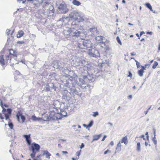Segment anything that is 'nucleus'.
I'll return each instance as SVG.
<instances>
[{
	"label": "nucleus",
	"mask_w": 160,
	"mask_h": 160,
	"mask_svg": "<svg viewBox=\"0 0 160 160\" xmlns=\"http://www.w3.org/2000/svg\"><path fill=\"white\" fill-rule=\"evenodd\" d=\"M78 47L82 52H85L87 51L88 54L96 57V55L91 52L92 48V43L90 40L82 39L78 42Z\"/></svg>",
	"instance_id": "nucleus-1"
},
{
	"label": "nucleus",
	"mask_w": 160,
	"mask_h": 160,
	"mask_svg": "<svg viewBox=\"0 0 160 160\" xmlns=\"http://www.w3.org/2000/svg\"><path fill=\"white\" fill-rule=\"evenodd\" d=\"M1 106L2 108V114L4 115L5 120L8 121V125L10 128L12 129L13 127V125L12 122L11 120L10 119L12 111V109L10 108H8L7 109L4 108L2 102H1Z\"/></svg>",
	"instance_id": "nucleus-2"
},
{
	"label": "nucleus",
	"mask_w": 160,
	"mask_h": 160,
	"mask_svg": "<svg viewBox=\"0 0 160 160\" xmlns=\"http://www.w3.org/2000/svg\"><path fill=\"white\" fill-rule=\"evenodd\" d=\"M29 149L32 151V153L30 154V156L32 158L35 157L37 152H39L40 151V146L34 142L32 143Z\"/></svg>",
	"instance_id": "nucleus-3"
},
{
	"label": "nucleus",
	"mask_w": 160,
	"mask_h": 160,
	"mask_svg": "<svg viewBox=\"0 0 160 160\" xmlns=\"http://www.w3.org/2000/svg\"><path fill=\"white\" fill-rule=\"evenodd\" d=\"M68 31L69 35L72 37H79L81 34V32L74 28H70Z\"/></svg>",
	"instance_id": "nucleus-4"
},
{
	"label": "nucleus",
	"mask_w": 160,
	"mask_h": 160,
	"mask_svg": "<svg viewBox=\"0 0 160 160\" xmlns=\"http://www.w3.org/2000/svg\"><path fill=\"white\" fill-rule=\"evenodd\" d=\"M51 117L54 119H60L63 117L67 115V113L64 111L61 112L60 113H54L52 115L51 114Z\"/></svg>",
	"instance_id": "nucleus-5"
},
{
	"label": "nucleus",
	"mask_w": 160,
	"mask_h": 160,
	"mask_svg": "<svg viewBox=\"0 0 160 160\" xmlns=\"http://www.w3.org/2000/svg\"><path fill=\"white\" fill-rule=\"evenodd\" d=\"M9 55H7L5 57V59L7 61H8V60H10V63L11 65H13L14 63H12L11 62V56H13L17 57V53L15 52V51L13 50L12 49H10L9 50Z\"/></svg>",
	"instance_id": "nucleus-6"
},
{
	"label": "nucleus",
	"mask_w": 160,
	"mask_h": 160,
	"mask_svg": "<svg viewBox=\"0 0 160 160\" xmlns=\"http://www.w3.org/2000/svg\"><path fill=\"white\" fill-rule=\"evenodd\" d=\"M16 117L18 121L22 123H23L26 119L25 116L23 115L21 111H19L17 112Z\"/></svg>",
	"instance_id": "nucleus-7"
},
{
	"label": "nucleus",
	"mask_w": 160,
	"mask_h": 160,
	"mask_svg": "<svg viewBox=\"0 0 160 160\" xmlns=\"http://www.w3.org/2000/svg\"><path fill=\"white\" fill-rule=\"evenodd\" d=\"M73 19L75 21H77L78 22H82L84 21V19L80 14L78 13H76L73 16Z\"/></svg>",
	"instance_id": "nucleus-8"
},
{
	"label": "nucleus",
	"mask_w": 160,
	"mask_h": 160,
	"mask_svg": "<svg viewBox=\"0 0 160 160\" xmlns=\"http://www.w3.org/2000/svg\"><path fill=\"white\" fill-rule=\"evenodd\" d=\"M23 136L24 138H25L26 140L27 143L28 145V146L30 145L31 144V143L32 141L31 139V135H24Z\"/></svg>",
	"instance_id": "nucleus-9"
},
{
	"label": "nucleus",
	"mask_w": 160,
	"mask_h": 160,
	"mask_svg": "<svg viewBox=\"0 0 160 160\" xmlns=\"http://www.w3.org/2000/svg\"><path fill=\"white\" fill-rule=\"evenodd\" d=\"M147 65H145V66H141V69L139 70L138 71V73L139 76L142 77L143 75V73L144 72V71L146 70V68Z\"/></svg>",
	"instance_id": "nucleus-10"
},
{
	"label": "nucleus",
	"mask_w": 160,
	"mask_h": 160,
	"mask_svg": "<svg viewBox=\"0 0 160 160\" xmlns=\"http://www.w3.org/2000/svg\"><path fill=\"white\" fill-rule=\"evenodd\" d=\"M45 0H34L35 6L36 7L39 6Z\"/></svg>",
	"instance_id": "nucleus-11"
},
{
	"label": "nucleus",
	"mask_w": 160,
	"mask_h": 160,
	"mask_svg": "<svg viewBox=\"0 0 160 160\" xmlns=\"http://www.w3.org/2000/svg\"><path fill=\"white\" fill-rule=\"evenodd\" d=\"M121 142L122 143H124L126 145L128 143V141L127 136L124 137L122 138L121 140Z\"/></svg>",
	"instance_id": "nucleus-12"
},
{
	"label": "nucleus",
	"mask_w": 160,
	"mask_h": 160,
	"mask_svg": "<svg viewBox=\"0 0 160 160\" xmlns=\"http://www.w3.org/2000/svg\"><path fill=\"white\" fill-rule=\"evenodd\" d=\"M43 155H46V158L49 159L50 158V156L51 155V154L48 151H43Z\"/></svg>",
	"instance_id": "nucleus-13"
},
{
	"label": "nucleus",
	"mask_w": 160,
	"mask_h": 160,
	"mask_svg": "<svg viewBox=\"0 0 160 160\" xmlns=\"http://www.w3.org/2000/svg\"><path fill=\"white\" fill-rule=\"evenodd\" d=\"M89 31L92 33H93L95 32H96V33L98 32L97 28L95 27L90 28L89 29Z\"/></svg>",
	"instance_id": "nucleus-14"
},
{
	"label": "nucleus",
	"mask_w": 160,
	"mask_h": 160,
	"mask_svg": "<svg viewBox=\"0 0 160 160\" xmlns=\"http://www.w3.org/2000/svg\"><path fill=\"white\" fill-rule=\"evenodd\" d=\"M102 136V134H100L99 135H94L93 137V141L98 140Z\"/></svg>",
	"instance_id": "nucleus-15"
},
{
	"label": "nucleus",
	"mask_w": 160,
	"mask_h": 160,
	"mask_svg": "<svg viewBox=\"0 0 160 160\" xmlns=\"http://www.w3.org/2000/svg\"><path fill=\"white\" fill-rule=\"evenodd\" d=\"M122 145L120 142H119L116 148V151L117 152H119L121 150Z\"/></svg>",
	"instance_id": "nucleus-16"
},
{
	"label": "nucleus",
	"mask_w": 160,
	"mask_h": 160,
	"mask_svg": "<svg viewBox=\"0 0 160 160\" xmlns=\"http://www.w3.org/2000/svg\"><path fill=\"white\" fill-rule=\"evenodd\" d=\"M24 34V33L22 30L19 31L18 32V33L17 35V37L18 38H20L23 36Z\"/></svg>",
	"instance_id": "nucleus-17"
},
{
	"label": "nucleus",
	"mask_w": 160,
	"mask_h": 160,
	"mask_svg": "<svg viewBox=\"0 0 160 160\" xmlns=\"http://www.w3.org/2000/svg\"><path fill=\"white\" fill-rule=\"evenodd\" d=\"M42 118L44 121H48L49 119V117L48 114H44L42 115Z\"/></svg>",
	"instance_id": "nucleus-18"
},
{
	"label": "nucleus",
	"mask_w": 160,
	"mask_h": 160,
	"mask_svg": "<svg viewBox=\"0 0 160 160\" xmlns=\"http://www.w3.org/2000/svg\"><path fill=\"white\" fill-rule=\"evenodd\" d=\"M0 62L2 65H5L4 60L3 58V56L2 55L0 57Z\"/></svg>",
	"instance_id": "nucleus-19"
},
{
	"label": "nucleus",
	"mask_w": 160,
	"mask_h": 160,
	"mask_svg": "<svg viewBox=\"0 0 160 160\" xmlns=\"http://www.w3.org/2000/svg\"><path fill=\"white\" fill-rule=\"evenodd\" d=\"M72 3L74 5L76 6H79L81 4V3L76 0H73L72 1Z\"/></svg>",
	"instance_id": "nucleus-20"
},
{
	"label": "nucleus",
	"mask_w": 160,
	"mask_h": 160,
	"mask_svg": "<svg viewBox=\"0 0 160 160\" xmlns=\"http://www.w3.org/2000/svg\"><path fill=\"white\" fill-rule=\"evenodd\" d=\"M145 5L147 8H148L151 11H152V6L150 4L148 3H146L145 4Z\"/></svg>",
	"instance_id": "nucleus-21"
},
{
	"label": "nucleus",
	"mask_w": 160,
	"mask_h": 160,
	"mask_svg": "<svg viewBox=\"0 0 160 160\" xmlns=\"http://www.w3.org/2000/svg\"><path fill=\"white\" fill-rule=\"evenodd\" d=\"M131 59H133L136 62V65H137V68H139L140 66V63L138 62L137 60H136L135 58H131Z\"/></svg>",
	"instance_id": "nucleus-22"
},
{
	"label": "nucleus",
	"mask_w": 160,
	"mask_h": 160,
	"mask_svg": "<svg viewBox=\"0 0 160 160\" xmlns=\"http://www.w3.org/2000/svg\"><path fill=\"white\" fill-rule=\"evenodd\" d=\"M137 150L138 152H139L141 150L140 144L139 142H138L137 144Z\"/></svg>",
	"instance_id": "nucleus-23"
},
{
	"label": "nucleus",
	"mask_w": 160,
	"mask_h": 160,
	"mask_svg": "<svg viewBox=\"0 0 160 160\" xmlns=\"http://www.w3.org/2000/svg\"><path fill=\"white\" fill-rule=\"evenodd\" d=\"M93 124V121H91L89 122V124L88 125H84V126L86 127L87 128H89L91 127Z\"/></svg>",
	"instance_id": "nucleus-24"
},
{
	"label": "nucleus",
	"mask_w": 160,
	"mask_h": 160,
	"mask_svg": "<svg viewBox=\"0 0 160 160\" xmlns=\"http://www.w3.org/2000/svg\"><path fill=\"white\" fill-rule=\"evenodd\" d=\"M158 63L157 62L155 61L154 62L153 64V66H152V68L153 69H155V68H156V67L158 66Z\"/></svg>",
	"instance_id": "nucleus-25"
},
{
	"label": "nucleus",
	"mask_w": 160,
	"mask_h": 160,
	"mask_svg": "<svg viewBox=\"0 0 160 160\" xmlns=\"http://www.w3.org/2000/svg\"><path fill=\"white\" fill-rule=\"evenodd\" d=\"M81 152V150H80L79 151L77 152H76V155L77 156H78V157L77 158H79V156L80 155Z\"/></svg>",
	"instance_id": "nucleus-26"
},
{
	"label": "nucleus",
	"mask_w": 160,
	"mask_h": 160,
	"mask_svg": "<svg viewBox=\"0 0 160 160\" xmlns=\"http://www.w3.org/2000/svg\"><path fill=\"white\" fill-rule=\"evenodd\" d=\"M116 39H117V42H118V43L120 44V45H121L122 43V42L120 40V39L119 37L118 36H117V38H116Z\"/></svg>",
	"instance_id": "nucleus-27"
},
{
	"label": "nucleus",
	"mask_w": 160,
	"mask_h": 160,
	"mask_svg": "<svg viewBox=\"0 0 160 160\" xmlns=\"http://www.w3.org/2000/svg\"><path fill=\"white\" fill-rule=\"evenodd\" d=\"M40 155H38L36 158L34 159L33 160H41L40 158Z\"/></svg>",
	"instance_id": "nucleus-28"
},
{
	"label": "nucleus",
	"mask_w": 160,
	"mask_h": 160,
	"mask_svg": "<svg viewBox=\"0 0 160 160\" xmlns=\"http://www.w3.org/2000/svg\"><path fill=\"white\" fill-rule=\"evenodd\" d=\"M98 115V112H93L92 116L94 117H95Z\"/></svg>",
	"instance_id": "nucleus-29"
},
{
	"label": "nucleus",
	"mask_w": 160,
	"mask_h": 160,
	"mask_svg": "<svg viewBox=\"0 0 160 160\" xmlns=\"http://www.w3.org/2000/svg\"><path fill=\"white\" fill-rule=\"evenodd\" d=\"M2 114L0 113V119L2 120V121L3 122H4V121L3 120V119L4 118V117H3V116L2 115Z\"/></svg>",
	"instance_id": "nucleus-30"
},
{
	"label": "nucleus",
	"mask_w": 160,
	"mask_h": 160,
	"mask_svg": "<svg viewBox=\"0 0 160 160\" xmlns=\"http://www.w3.org/2000/svg\"><path fill=\"white\" fill-rule=\"evenodd\" d=\"M32 118L33 120H36L37 119V118L34 115L32 116Z\"/></svg>",
	"instance_id": "nucleus-31"
},
{
	"label": "nucleus",
	"mask_w": 160,
	"mask_h": 160,
	"mask_svg": "<svg viewBox=\"0 0 160 160\" xmlns=\"http://www.w3.org/2000/svg\"><path fill=\"white\" fill-rule=\"evenodd\" d=\"M10 31L11 30H10L8 29L6 30V34L8 35H9Z\"/></svg>",
	"instance_id": "nucleus-32"
},
{
	"label": "nucleus",
	"mask_w": 160,
	"mask_h": 160,
	"mask_svg": "<svg viewBox=\"0 0 160 160\" xmlns=\"http://www.w3.org/2000/svg\"><path fill=\"white\" fill-rule=\"evenodd\" d=\"M1 102H2V101L1 100V102H0V103H1ZM2 104L3 105V107L4 108H4V106L6 107V108H8V106L7 105V104H3V102H2Z\"/></svg>",
	"instance_id": "nucleus-33"
},
{
	"label": "nucleus",
	"mask_w": 160,
	"mask_h": 160,
	"mask_svg": "<svg viewBox=\"0 0 160 160\" xmlns=\"http://www.w3.org/2000/svg\"><path fill=\"white\" fill-rule=\"evenodd\" d=\"M128 73H129V74L128 76V77H129L130 78H132V73L130 71L128 72Z\"/></svg>",
	"instance_id": "nucleus-34"
},
{
	"label": "nucleus",
	"mask_w": 160,
	"mask_h": 160,
	"mask_svg": "<svg viewBox=\"0 0 160 160\" xmlns=\"http://www.w3.org/2000/svg\"><path fill=\"white\" fill-rule=\"evenodd\" d=\"M111 152V151L110 150L108 149L107 150H106V151L104 152V154H106L108 152Z\"/></svg>",
	"instance_id": "nucleus-35"
},
{
	"label": "nucleus",
	"mask_w": 160,
	"mask_h": 160,
	"mask_svg": "<svg viewBox=\"0 0 160 160\" xmlns=\"http://www.w3.org/2000/svg\"><path fill=\"white\" fill-rule=\"evenodd\" d=\"M151 106H150V107L148 109V110H147V111H145L144 112V113L145 114H146L148 112L149 110L150 109V108H151Z\"/></svg>",
	"instance_id": "nucleus-36"
},
{
	"label": "nucleus",
	"mask_w": 160,
	"mask_h": 160,
	"mask_svg": "<svg viewBox=\"0 0 160 160\" xmlns=\"http://www.w3.org/2000/svg\"><path fill=\"white\" fill-rule=\"evenodd\" d=\"M84 144L83 143H82L81 144V145L80 146V148L82 149V148H83L84 147Z\"/></svg>",
	"instance_id": "nucleus-37"
},
{
	"label": "nucleus",
	"mask_w": 160,
	"mask_h": 160,
	"mask_svg": "<svg viewBox=\"0 0 160 160\" xmlns=\"http://www.w3.org/2000/svg\"><path fill=\"white\" fill-rule=\"evenodd\" d=\"M17 43L19 44H22L24 43V42L23 41H18L17 42Z\"/></svg>",
	"instance_id": "nucleus-38"
},
{
	"label": "nucleus",
	"mask_w": 160,
	"mask_h": 160,
	"mask_svg": "<svg viewBox=\"0 0 160 160\" xmlns=\"http://www.w3.org/2000/svg\"><path fill=\"white\" fill-rule=\"evenodd\" d=\"M145 33L143 31L141 32L140 33V36H141L142 34H144Z\"/></svg>",
	"instance_id": "nucleus-39"
},
{
	"label": "nucleus",
	"mask_w": 160,
	"mask_h": 160,
	"mask_svg": "<svg viewBox=\"0 0 160 160\" xmlns=\"http://www.w3.org/2000/svg\"><path fill=\"white\" fill-rule=\"evenodd\" d=\"M128 99H131L132 98V96L131 95H129L128 96Z\"/></svg>",
	"instance_id": "nucleus-40"
},
{
	"label": "nucleus",
	"mask_w": 160,
	"mask_h": 160,
	"mask_svg": "<svg viewBox=\"0 0 160 160\" xmlns=\"http://www.w3.org/2000/svg\"><path fill=\"white\" fill-rule=\"evenodd\" d=\"M106 136H104L103 138H102V141H104V140L105 139V138H106Z\"/></svg>",
	"instance_id": "nucleus-41"
},
{
	"label": "nucleus",
	"mask_w": 160,
	"mask_h": 160,
	"mask_svg": "<svg viewBox=\"0 0 160 160\" xmlns=\"http://www.w3.org/2000/svg\"><path fill=\"white\" fill-rule=\"evenodd\" d=\"M78 159V158L76 157L75 158H72V160H76L77 159Z\"/></svg>",
	"instance_id": "nucleus-42"
},
{
	"label": "nucleus",
	"mask_w": 160,
	"mask_h": 160,
	"mask_svg": "<svg viewBox=\"0 0 160 160\" xmlns=\"http://www.w3.org/2000/svg\"><path fill=\"white\" fill-rule=\"evenodd\" d=\"M145 146H147L148 145V143L146 142H145ZM149 146H150V144H149Z\"/></svg>",
	"instance_id": "nucleus-43"
},
{
	"label": "nucleus",
	"mask_w": 160,
	"mask_h": 160,
	"mask_svg": "<svg viewBox=\"0 0 160 160\" xmlns=\"http://www.w3.org/2000/svg\"><path fill=\"white\" fill-rule=\"evenodd\" d=\"M141 137L142 138H143V140H145V138H144V135H142L141 136Z\"/></svg>",
	"instance_id": "nucleus-44"
},
{
	"label": "nucleus",
	"mask_w": 160,
	"mask_h": 160,
	"mask_svg": "<svg viewBox=\"0 0 160 160\" xmlns=\"http://www.w3.org/2000/svg\"><path fill=\"white\" fill-rule=\"evenodd\" d=\"M110 144L111 145L113 146L114 144V143H113V142L111 141L110 143Z\"/></svg>",
	"instance_id": "nucleus-45"
},
{
	"label": "nucleus",
	"mask_w": 160,
	"mask_h": 160,
	"mask_svg": "<svg viewBox=\"0 0 160 160\" xmlns=\"http://www.w3.org/2000/svg\"><path fill=\"white\" fill-rule=\"evenodd\" d=\"M136 35L138 38L140 39L139 37H140V36H139V35L138 34V33H136Z\"/></svg>",
	"instance_id": "nucleus-46"
},
{
	"label": "nucleus",
	"mask_w": 160,
	"mask_h": 160,
	"mask_svg": "<svg viewBox=\"0 0 160 160\" xmlns=\"http://www.w3.org/2000/svg\"><path fill=\"white\" fill-rule=\"evenodd\" d=\"M62 153L64 154H67L68 152L67 151H62Z\"/></svg>",
	"instance_id": "nucleus-47"
},
{
	"label": "nucleus",
	"mask_w": 160,
	"mask_h": 160,
	"mask_svg": "<svg viewBox=\"0 0 160 160\" xmlns=\"http://www.w3.org/2000/svg\"><path fill=\"white\" fill-rule=\"evenodd\" d=\"M131 55L132 56H134V55H135V54L134 53V52H132V53H131Z\"/></svg>",
	"instance_id": "nucleus-48"
},
{
	"label": "nucleus",
	"mask_w": 160,
	"mask_h": 160,
	"mask_svg": "<svg viewBox=\"0 0 160 160\" xmlns=\"http://www.w3.org/2000/svg\"><path fill=\"white\" fill-rule=\"evenodd\" d=\"M43 2H44V3H45L46 4L48 5L49 4L48 2H44V1Z\"/></svg>",
	"instance_id": "nucleus-49"
},
{
	"label": "nucleus",
	"mask_w": 160,
	"mask_h": 160,
	"mask_svg": "<svg viewBox=\"0 0 160 160\" xmlns=\"http://www.w3.org/2000/svg\"><path fill=\"white\" fill-rule=\"evenodd\" d=\"M117 31H116L115 32H114V34L115 35H116L117 34Z\"/></svg>",
	"instance_id": "nucleus-50"
},
{
	"label": "nucleus",
	"mask_w": 160,
	"mask_h": 160,
	"mask_svg": "<svg viewBox=\"0 0 160 160\" xmlns=\"http://www.w3.org/2000/svg\"><path fill=\"white\" fill-rule=\"evenodd\" d=\"M154 142L155 144H157V141L156 140L154 141Z\"/></svg>",
	"instance_id": "nucleus-51"
},
{
	"label": "nucleus",
	"mask_w": 160,
	"mask_h": 160,
	"mask_svg": "<svg viewBox=\"0 0 160 160\" xmlns=\"http://www.w3.org/2000/svg\"><path fill=\"white\" fill-rule=\"evenodd\" d=\"M128 24L130 25H133L131 23H128Z\"/></svg>",
	"instance_id": "nucleus-52"
},
{
	"label": "nucleus",
	"mask_w": 160,
	"mask_h": 160,
	"mask_svg": "<svg viewBox=\"0 0 160 160\" xmlns=\"http://www.w3.org/2000/svg\"><path fill=\"white\" fill-rule=\"evenodd\" d=\"M20 62H22V63H24L25 61H23L22 60H21V61Z\"/></svg>",
	"instance_id": "nucleus-53"
},
{
	"label": "nucleus",
	"mask_w": 160,
	"mask_h": 160,
	"mask_svg": "<svg viewBox=\"0 0 160 160\" xmlns=\"http://www.w3.org/2000/svg\"><path fill=\"white\" fill-rule=\"evenodd\" d=\"M125 0H122V2L123 3H125Z\"/></svg>",
	"instance_id": "nucleus-54"
},
{
	"label": "nucleus",
	"mask_w": 160,
	"mask_h": 160,
	"mask_svg": "<svg viewBox=\"0 0 160 160\" xmlns=\"http://www.w3.org/2000/svg\"><path fill=\"white\" fill-rule=\"evenodd\" d=\"M34 0H27V1L28 2H32Z\"/></svg>",
	"instance_id": "nucleus-55"
},
{
	"label": "nucleus",
	"mask_w": 160,
	"mask_h": 160,
	"mask_svg": "<svg viewBox=\"0 0 160 160\" xmlns=\"http://www.w3.org/2000/svg\"><path fill=\"white\" fill-rule=\"evenodd\" d=\"M133 37V35H130V37Z\"/></svg>",
	"instance_id": "nucleus-56"
},
{
	"label": "nucleus",
	"mask_w": 160,
	"mask_h": 160,
	"mask_svg": "<svg viewBox=\"0 0 160 160\" xmlns=\"http://www.w3.org/2000/svg\"><path fill=\"white\" fill-rule=\"evenodd\" d=\"M116 7H117V9H118V4H117V5H116Z\"/></svg>",
	"instance_id": "nucleus-57"
},
{
	"label": "nucleus",
	"mask_w": 160,
	"mask_h": 160,
	"mask_svg": "<svg viewBox=\"0 0 160 160\" xmlns=\"http://www.w3.org/2000/svg\"><path fill=\"white\" fill-rule=\"evenodd\" d=\"M56 155L58 156H59V154L58 153H57L56 154Z\"/></svg>",
	"instance_id": "nucleus-58"
},
{
	"label": "nucleus",
	"mask_w": 160,
	"mask_h": 160,
	"mask_svg": "<svg viewBox=\"0 0 160 160\" xmlns=\"http://www.w3.org/2000/svg\"><path fill=\"white\" fill-rule=\"evenodd\" d=\"M120 108V107H119L118 108V109L119 110Z\"/></svg>",
	"instance_id": "nucleus-59"
},
{
	"label": "nucleus",
	"mask_w": 160,
	"mask_h": 160,
	"mask_svg": "<svg viewBox=\"0 0 160 160\" xmlns=\"http://www.w3.org/2000/svg\"><path fill=\"white\" fill-rule=\"evenodd\" d=\"M144 40V38H142V39H141V41H142Z\"/></svg>",
	"instance_id": "nucleus-60"
},
{
	"label": "nucleus",
	"mask_w": 160,
	"mask_h": 160,
	"mask_svg": "<svg viewBox=\"0 0 160 160\" xmlns=\"http://www.w3.org/2000/svg\"><path fill=\"white\" fill-rule=\"evenodd\" d=\"M135 88H136V87H135V86H133V88H134V89Z\"/></svg>",
	"instance_id": "nucleus-61"
},
{
	"label": "nucleus",
	"mask_w": 160,
	"mask_h": 160,
	"mask_svg": "<svg viewBox=\"0 0 160 160\" xmlns=\"http://www.w3.org/2000/svg\"><path fill=\"white\" fill-rule=\"evenodd\" d=\"M147 33H149V34H150V33H152V32H148Z\"/></svg>",
	"instance_id": "nucleus-62"
},
{
	"label": "nucleus",
	"mask_w": 160,
	"mask_h": 160,
	"mask_svg": "<svg viewBox=\"0 0 160 160\" xmlns=\"http://www.w3.org/2000/svg\"><path fill=\"white\" fill-rule=\"evenodd\" d=\"M141 7L140 6V10H141Z\"/></svg>",
	"instance_id": "nucleus-63"
},
{
	"label": "nucleus",
	"mask_w": 160,
	"mask_h": 160,
	"mask_svg": "<svg viewBox=\"0 0 160 160\" xmlns=\"http://www.w3.org/2000/svg\"><path fill=\"white\" fill-rule=\"evenodd\" d=\"M158 110H160V107L158 108Z\"/></svg>",
	"instance_id": "nucleus-64"
}]
</instances>
